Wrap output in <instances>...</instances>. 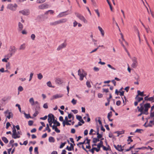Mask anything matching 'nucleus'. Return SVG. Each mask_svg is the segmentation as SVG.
Returning <instances> with one entry per match:
<instances>
[{"instance_id": "nucleus-1", "label": "nucleus", "mask_w": 154, "mask_h": 154, "mask_svg": "<svg viewBox=\"0 0 154 154\" xmlns=\"http://www.w3.org/2000/svg\"><path fill=\"white\" fill-rule=\"evenodd\" d=\"M151 107V105L149 103H147L145 104L144 105V111L148 115L149 114L148 112L149 109Z\"/></svg>"}, {"instance_id": "nucleus-2", "label": "nucleus", "mask_w": 154, "mask_h": 154, "mask_svg": "<svg viewBox=\"0 0 154 154\" xmlns=\"http://www.w3.org/2000/svg\"><path fill=\"white\" fill-rule=\"evenodd\" d=\"M17 5V4H15L14 5L11 4H9L7 6V8L11 10L14 11H15Z\"/></svg>"}, {"instance_id": "nucleus-3", "label": "nucleus", "mask_w": 154, "mask_h": 154, "mask_svg": "<svg viewBox=\"0 0 154 154\" xmlns=\"http://www.w3.org/2000/svg\"><path fill=\"white\" fill-rule=\"evenodd\" d=\"M132 61H133V63L131 65V66L134 68H136L138 65L137 58L135 57H133L132 58Z\"/></svg>"}, {"instance_id": "nucleus-4", "label": "nucleus", "mask_w": 154, "mask_h": 154, "mask_svg": "<svg viewBox=\"0 0 154 154\" xmlns=\"http://www.w3.org/2000/svg\"><path fill=\"white\" fill-rule=\"evenodd\" d=\"M17 49L14 46H11L9 50V51L11 52L10 53V56H12L13 54H14L16 51Z\"/></svg>"}, {"instance_id": "nucleus-5", "label": "nucleus", "mask_w": 154, "mask_h": 154, "mask_svg": "<svg viewBox=\"0 0 154 154\" xmlns=\"http://www.w3.org/2000/svg\"><path fill=\"white\" fill-rule=\"evenodd\" d=\"M66 138V137L64 134H59L57 136V141H59L60 140H65Z\"/></svg>"}, {"instance_id": "nucleus-6", "label": "nucleus", "mask_w": 154, "mask_h": 154, "mask_svg": "<svg viewBox=\"0 0 154 154\" xmlns=\"http://www.w3.org/2000/svg\"><path fill=\"white\" fill-rule=\"evenodd\" d=\"M20 13L22 14L23 15L27 16L29 14V10L28 9H24L19 11Z\"/></svg>"}, {"instance_id": "nucleus-7", "label": "nucleus", "mask_w": 154, "mask_h": 154, "mask_svg": "<svg viewBox=\"0 0 154 154\" xmlns=\"http://www.w3.org/2000/svg\"><path fill=\"white\" fill-rule=\"evenodd\" d=\"M48 117V121H53L55 118L54 115L52 113L49 114L47 116Z\"/></svg>"}, {"instance_id": "nucleus-8", "label": "nucleus", "mask_w": 154, "mask_h": 154, "mask_svg": "<svg viewBox=\"0 0 154 154\" xmlns=\"http://www.w3.org/2000/svg\"><path fill=\"white\" fill-rule=\"evenodd\" d=\"M63 95L61 94H56L53 96L51 98L50 100H53L54 99H57L59 98H61L63 97Z\"/></svg>"}, {"instance_id": "nucleus-9", "label": "nucleus", "mask_w": 154, "mask_h": 154, "mask_svg": "<svg viewBox=\"0 0 154 154\" xmlns=\"http://www.w3.org/2000/svg\"><path fill=\"white\" fill-rule=\"evenodd\" d=\"M65 42L66 41H65V42L64 43L62 44L61 45H60L58 46V47L57 48V50L59 51L62 49L66 47L67 44Z\"/></svg>"}, {"instance_id": "nucleus-10", "label": "nucleus", "mask_w": 154, "mask_h": 154, "mask_svg": "<svg viewBox=\"0 0 154 154\" xmlns=\"http://www.w3.org/2000/svg\"><path fill=\"white\" fill-rule=\"evenodd\" d=\"M48 4L45 3H44L39 5L38 8L39 9H43L45 8H48Z\"/></svg>"}, {"instance_id": "nucleus-11", "label": "nucleus", "mask_w": 154, "mask_h": 154, "mask_svg": "<svg viewBox=\"0 0 154 154\" xmlns=\"http://www.w3.org/2000/svg\"><path fill=\"white\" fill-rule=\"evenodd\" d=\"M68 11H67L63 12L60 13L58 15V17H62L65 15H66L69 14L71 13V11H69V12H70V13H68L67 14H65V13H67Z\"/></svg>"}, {"instance_id": "nucleus-12", "label": "nucleus", "mask_w": 154, "mask_h": 154, "mask_svg": "<svg viewBox=\"0 0 154 154\" xmlns=\"http://www.w3.org/2000/svg\"><path fill=\"white\" fill-rule=\"evenodd\" d=\"M75 14L77 17H78L81 20H82L84 17L83 16L78 13L75 12Z\"/></svg>"}, {"instance_id": "nucleus-13", "label": "nucleus", "mask_w": 154, "mask_h": 154, "mask_svg": "<svg viewBox=\"0 0 154 154\" xmlns=\"http://www.w3.org/2000/svg\"><path fill=\"white\" fill-rule=\"evenodd\" d=\"M53 123L54 124H56V125H54L53 126H60V123L57 121V120H55L54 119V120L53 121Z\"/></svg>"}, {"instance_id": "nucleus-14", "label": "nucleus", "mask_w": 154, "mask_h": 154, "mask_svg": "<svg viewBox=\"0 0 154 154\" xmlns=\"http://www.w3.org/2000/svg\"><path fill=\"white\" fill-rule=\"evenodd\" d=\"M4 113L5 114H6L7 113L8 114V115L7 116V117L8 119H10L11 118V112H9V110H7L6 111L4 112Z\"/></svg>"}, {"instance_id": "nucleus-15", "label": "nucleus", "mask_w": 154, "mask_h": 154, "mask_svg": "<svg viewBox=\"0 0 154 154\" xmlns=\"http://www.w3.org/2000/svg\"><path fill=\"white\" fill-rule=\"evenodd\" d=\"M137 93L138 96H140L141 97H143L145 95L144 94L143 91L141 92L140 90H138L137 91Z\"/></svg>"}, {"instance_id": "nucleus-16", "label": "nucleus", "mask_w": 154, "mask_h": 154, "mask_svg": "<svg viewBox=\"0 0 154 154\" xmlns=\"http://www.w3.org/2000/svg\"><path fill=\"white\" fill-rule=\"evenodd\" d=\"M98 29H99V30L102 36H104V30L102 29V28L100 26H98Z\"/></svg>"}, {"instance_id": "nucleus-17", "label": "nucleus", "mask_w": 154, "mask_h": 154, "mask_svg": "<svg viewBox=\"0 0 154 154\" xmlns=\"http://www.w3.org/2000/svg\"><path fill=\"white\" fill-rule=\"evenodd\" d=\"M57 126H53L52 127V129H54L55 131L57 133H59L60 132V130H59L57 128Z\"/></svg>"}, {"instance_id": "nucleus-18", "label": "nucleus", "mask_w": 154, "mask_h": 154, "mask_svg": "<svg viewBox=\"0 0 154 154\" xmlns=\"http://www.w3.org/2000/svg\"><path fill=\"white\" fill-rule=\"evenodd\" d=\"M20 135H18V134L17 133H15L14 135L13 136V134H12V137L14 139H16L17 138H19L20 137Z\"/></svg>"}, {"instance_id": "nucleus-19", "label": "nucleus", "mask_w": 154, "mask_h": 154, "mask_svg": "<svg viewBox=\"0 0 154 154\" xmlns=\"http://www.w3.org/2000/svg\"><path fill=\"white\" fill-rule=\"evenodd\" d=\"M107 147H109V148H107L106 146H104L103 145V146L102 147L103 148V149L104 150L107 151L108 150H111V149H110V147L109 145H107Z\"/></svg>"}, {"instance_id": "nucleus-20", "label": "nucleus", "mask_w": 154, "mask_h": 154, "mask_svg": "<svg viewBox=\"0 0 154 154\" xmlns=\"http://www.w3.org/2000/svg\"><path fill=\"white\" fill-rule=\"evenodd\" d=\"M103 141H102L100 140V142L98 143L97 145V147H102L103 146Z\"/></svg>"}, {"instance_id": "nucleus-21", "label": "nucleus", "mask_w": 154, "mask_h": 154, "mask_svg": "<svg viewBox=\"0 0 154 154\" xmlns=\"http://www.w3.org/2000/svg\"><path fill=\"white\" fill-rule=\"evenodd\" d=\"M2 140L5 143H7L8 142V140L5 137H2Z\"/></svg>"}, {"instance_id": "nucleus-22", "label": "nucleus", "mask_w": 154, "mask_h": 154, "mask_svg": "<svg viewBox=\"0 0 154 154\" xmlns=\"http://www.w3.org/2000/svg\"><path fill=\"white\" fill-rule=\"evenodd\" d=\"M55 82L56 84H60L62 83V82L60 78H57L55 80Z\"/></svg>"}, {"instance_id": "nucleus-23", "label": "nucleus", "mask_w": 154, "mask_h": 154, "mask_svg": "<svg viewBox=\"0 0 154 154\" xmlns=\"http://www.w3.org/2000/svg\"><path fill=\"white\" fill-rule=\"evenodd\" d=\"M49 141L50 142L54 143L55 141V139L54 137H50L48 139Z\"/></svg>"}, {"instance_id": "nucleus-24", "label": "nucleus", "mask_w": 154, "mask_h": 154, "mask_svg": "<svg viewBox=\"0 0 154 154\" xmlns=\"http://www.w3.org/2000/svg\"><path fill=\"white\" fill-rule=\"evenodd\" d=\"M18 28L19 29V31H21L23 28V25L20 22L18 23Z\"/></svg>"}, {"instance_id": "nucleus-25", "label": "nucleus", "mask_w": 154, "mask_h": 154, "mask_svg": "<svg viewBox=\"0 0 154 154\" xmlns=\"http://www.w3.org/2000/svg\"><path fill=\"white\" fill-rule=\"evenodd\" d=\"M13 127L12 128V132H13L12 134H13V136L14 135V134L15 133H16L17 132V130L15 128V125H13Z\"/></svg>"}, {"instance_id": "nucleus-26", "label": "nucleus", "mask_w": 154, "mask_h": 154, "mask_svg": "<svg viewBox=\"0 0 154 154\" xmlns=\"http://www.w3.org/2000/svg\"><path fill=\"white\" fill-rule=\"evenodd\" d=\"M47 86L49 87H51V88H54V86H53L52 85L51 83V82H50V81L48 82L47 83Z\"/></svg>"}, {"instance_id": "nucleus-27", "label": "nucleus", "mask_w": 154, "mask_h": 154, "mask_svg": "<svg viewBox=\"0 0 154 154\" xmlns=\"http://www.w3.org/2000/svg\"><path fill=\"white\" fill-rule=\"evenodd\" d=\"M113 146L116 150L119 152H122L124 150V149L122 148H121V149H119V148L117 147V146L114 144L113 145Z\"/></svg>"}, {"instance_id": "nucleus-28", "label": "nucleus", "mask_w": 154, "mask_h": 154, "mask_svg": "<svg viewBox=\"0 0 154 154\" xmlns=\"http://www.w3.org/2000/svg\"><path fill=\"white\" fill-rule=\"evenodd\" d=\"M63 126L64 127L66 125H70L71 124L67 122H66L63 121L62 123Z\"/></svg>"}, {"instance_id": "nucleus-29", "label": "nucleus", "mask_w": 154, "mask_h": 154, "mask_svg": "<svg viewBox=\"0 0 154 154\" xmlns=\"http://www.w3.org/2000/svg\"><path fill=\"white\" fill-rule=\"evenodd\" d=\"M25 118L27 119H28L29 118H31V119H33V117H32L31 116L30 114H25Z\"/></svg>"}, {"instance_id": "nucleus-30", "label": "nucleus", "mask_w": 154, "mask_h": 154, "mask_svg": "<svg viewBox=\"0 0 154 154\" xmlns=\"http://www.w3.org/2000/svg\"><path fill=\"white\" fill-rule=\"evenodd\" d=\"M100 141V140L97 138H94L92 142L94 143H96L97 142Z\"/></svg>"}, {"instance_id": "nucleus-31", "label": "nucleus", "mask_w": 154, "mask_h": 154, "mask_svg": "<svg viewBox=\"0 0 154 154\" xmlns=\"http://www.w3.org/2000/svg\"><path fill=\"white\" fill-rule=\"evenodd\" d=\"M79 75L80 76V79H79L81 81H82L83 79V78L85 76V75L83 74V73H82V74H80Z\"/></svg>"}, {"instance_id": "nucleus-32", "label": "nucleus", "mask_w": 154, "mask_h": 154, "mask_svg": "<svg viewBox=\"0 0 154 154\" xmlns=\"http://www.w3.org/2000/svg\"><path fill=\"white\" fill-rule=\"evenodd\" d=\"M141 131H143V130L142 129H137L134 132V133L137 132L140 134H141L142 133V132H141Z\"/></svg>"}, {"instance_id": "nucleus-33", "label": "nucleus", "mask_w": 154, "mask_h": 154, "mask_svg": "<svg viewBox=\"0 0 154 154\" xmlns=\"http://www.w3.org/2000/svg\"><path fill=\"white\" fill-rule=\"evenodd\" d=\"M66 142H65L63 143H61V144L60 145L59 148L60 149H61L63 148L65 145L66 144Z\"/></svg>"}, {"instance_id": "nucleus-34", "label": "nucleus", "mask_w": 154, "mask_h": 154, "mask_svg": "<svg viewBox=\"0 0 154 154\" xmlns=\"http://www.w3.org/2000/svg\"><path fill=\"white\" fill-rule=\"evenodd\" d=\"M29 102L31 103V105H33L34 104V101L33 98H31L29 100Z\"/></svg>"}, {"instance_id": "nucleus-35", "label": "nucleus", "mask_w": 154, "mask_h": 154, "mask_svg": "<svg viewBox=\"0 0 154 154\" xmlns=\"http://www.w3.org/2000/svg\"><path fill=\"white\" fill-rule=\"evenodd\" d=\"M148 121H146V122L144 123V124L143 125V126L145 127H152V125L151 124H149L148 125H146V123Z\"/></svg>"}, {"instance_id": "nucleus-36", "label": "nucleus", "mask_w": 154, "mask_h": 154, "mask_svg": "<svg viewBox=\"0 0 154 154\" xmlns=\"http://www.w3.org/2000/svg\"><path fill=\"white\" fill-rule=\"evenodd\" d=\"M60 23H65L67 21V19L66 18L62 19L60 20Z\"/></svg>"}, {"instance_id": "nucleus-37", "label": "nucleus", "mask_w": 154, "mask_h": 154, "mask_svg": "<svg viewBox=\"0 0 154 154\" xmlns=\"http://www.w3.org/2000/svg\"><path fill=\"white\" fill-rule=\"evenodd\" d=\"M38 79H41L43 78V75L41 73H39L37 75Z\"/></svg>"}, {"instance_id": "nucleus-38", "label": "nucleus", "mask_w": 154, "mask_h": 154, "mask_svg": "<svg viewBox=\"0 0 154 154\" xmlns=\"http://www.w3.org/2000/svg\"><path fill=\"white\" fill-rule=\"evenodd\" d=\"M96 134L97 135V137L99 139L100 138H101L103 137V135L102 134H100L99 133Z\"/></svg>"}, {"instance_id": "nucleus-39", "label": "nucleus", "mask_w": 154, "mask_h": 154, "mask_svg": "<svg viewBox=\"0 0 154 154\" xmlns=\"http://www.w3.org/2000/svg\"><path fill=\"white\" fill-rule=\"evenodd\" d=\"M112 111H110L109 113H108L107 118H110L112 116Z\"/></svg>"}, {"instance_id": "nucleus-40", "label": "nucleus", "mask_w": 154, "mask_h": 154, "mask_svg": "<svg viewBox=\"0 0 154 154\" xmlns=\"http://www.w3.org/2000/svg\"><path fill=\"white\" fill-rule=\"evenodd\" d=\"M35 109V111H38V110H39L40 109V106L39 105H37L36 106Z\"/></svg>"}, {"instance_id": "nucleus-41", "label": "nucleus", "mask_w": 154, "mask_h": 154, "mask_svg": "<svg viewBox=\"0 0 154 154\" xmlns=\"http://www.w3.org/2000/svg\"><path fill=\"white\" fill-rule=\"evenodd\" d=\"M85 141L86 140L87 142L85 144H90V142L91 141L90 139H88V137H87L85 139Z\"/></svg>"}, {"instance_id": "nucleus-42", "label": "nucleus", "mask_w": 154, "mask_h": 154, "mask_svg": "<svg viewBox=\"0 0 154 154\" xmlns=\"http://www.w3.org/2000/svg\"><path fill=\"white\" fill-rule=\"evenodd\" d=\"M34 152L36 154H38V148L37 147H36L34 148Z\"/></svg>"}, {"instance_id": "nucleus-43", "label": "nucleus", "mask_w": 154, "mask_h": 154, "mask_svg": "<svg viewBox=\"0 0 154 154\" xmlns=\"http://www.w3.org/2000/svg\"><path fill=\"white\" fill-rule=\"evenodd\" d=\"M11 98V97H4L2 99V100L4 101L5 102L8 99H10Z\"/></svg>"}, {"instance_id": "nucleus-44", "label": "nucleus", "mask_w": 154, "mask_h": 154, "mask_svg": "<svg viewBox=\"0 0 154 154\" xmlns=\"http://www.w3.org/2000/svg\"><path fill=\"white\" fill-rule=\"evenodd\" d=\"M86 85L87 86L88 88H90L91 87V86L90 84V82L88 81L86 82Z\"/></svg>"}, {"instance_id": "nucleus-45", "label": "nucleus", "mask_w": 154, "mask_h": 154, "mask_svg": "<svg viewBox=\"0 0 154 154\" xmlns=\"http://www.w3.org/2000/svg\"><path fill=\"white\" fill-rule=\"evenodd\" d=\"M132 137V136H128V139L127 140V141L128 142H129V141H130V142H132L133 141V140L132 139L131 137Z\"/></svg>"}, {"instance_id": "nucleus-46", "label": "nucleus", "mask_w": 154, "mask_h": 154, "mask_svg": "<svg viewBox=\"0 0 154 154\" xmlns=\"http://www.w3.org/2000/svg\"><path fill=\"white\" fill-rule=\"evenodd\" d=\"M120 34L121 35V38L122 39V40L124 41V42H125L126 44L128 45V43L127 42H126V41H125V39H124V38L123 35V34L122 33H120Z\"/></svg>"}, {"instance_id": "nucleus-47", "label": "nucleus", "mask_w": 154, "mask_h": 154, "mask_svg": "<svg viewBox=\"0 0 154 154\" xmlns=\"http://www.w3.org/2000/svg\"><path fill=\"white\" fill-rule=\"evenodd\" d=\"M76 119L79 121H80L82 119V118L80 116L76 115Z\"/></svg>"}, {"instance_id": "nucleus-48", "label": "nucleus", "mask_w": 154, "mask_h": 154, "mask_svg": "<svg viewBox=\"0 0 154 154\" xmlns=\"http://www.w3.org/2000/svg\"><path fill=\"white\" fill-rule=\"evenodd\" d=\"M23 90V88L21 86H20L18 88V90L19 91H22Z\"/></svg>"}, {"instance_id": "nucleus-49", "label": "nucleus", "mask_w": 154, "mask_h": 154, "mask_svg": "<svg viewBox=\"0 0 154 154\" xmlns=\"http://www.w3.org/2000/svg\"><path fill=\"white\" fill-rule=\"evenodd\" d=\"M148 101H151L152 102H154V98H153V97H149L148 99Z\"/></svg>"}, {"instance_id": "nucleus-50", "label": "nucleus", "mask_w": 154, "mask_h": 154, "mask_svg": "<svg viewBox=\"0 0 154 154\" xmlns=\"http://www.w3.org/2000/svg\"><path fill=\"white\" fill-rule=\"evenodd\" d=\"M112 94L111 93L109 94V98L107 99V100L108 102H110V99L112 98Z\"/></svg>"}, {"instance_id": "nucleus-51", "label": "nucleus", "mask_w": 154, "mask_h": 154, "mask_svg": "<svg viewBox=\"0 0 154 154\" xmlns=\"http://www.w3.org/2000/svg\"><path fill=\"white\" fill-rule=\"evenodd\" d=\"M33 121L32 120L29 121L28 122V125L30 126L32 125L33 123Z\"/></svg>"}, {"instance_id": "nucleus-52", "label": "nucleus", "mask_w": 154, "mask_h": 154, "mask_svg": "<svg viewBox=\"0 0 154 154\" xmlns=\"http://www.w3.org/2000/svg\"><path fill=\"white\" fill-rule=\"evenodd\" d=\"M68 113V118L69 119H71L72 118V116H74V115L72 113H69L68 112H67Z\"/></svg>"}, {"instance_id": "nucleus-53", "label": "nucleus", "mask_w": 154, "mask_h": 154, "mask_svg": "<svg viewBox=\"0 0 154 154\" xmlns=\"http://www.w3.org/2000/svg\"><path fill=\"white\" fill-rule=\"evenodd\" d=\"M10 63L9 62H8L6 65V68L10 69L11 68L10 67Z\"/></svg>"}, {"instance_id": "nucleus-54", "label": "nucleus", "mask_w": 154, "mask_h": 154, "mask_svg": "<svg viewBox=\"0 0 154 154\" xmlns=\"http://www.w3.org/2000/svg\"><path fill=\"white\" fill-rule=\"evenodd\" d=\"M71 102H72V103L73 105H75L76 103L77 100H75L73 98L72 100L71 101Z\"/></svg>"}, {"instance_id": "nucleus-55", "label": "nucleus", "mask_w": 154, "mask_h": 154, "mask_svg": "<svg viewBox=\"0 0 154 154\" xmlns=\"http://www.w3.org/2000/svg\"><path fill=\"white\" fill-rule=\"evenodd\" d=\"M24 46V44L21 45L20 48V50H24L25 48V47Z\"/></svg>"}, {"instance_id": "nucleus-56", "label": "nucleus", "mask_w": 154, "mask_h": 154, "mask_svg": "<svg viewBox=\"0 0 154 154\" xmlns=\"http://www.w3.org/2000/svg\"><path fill=\"white\" fill-rule=\"evenodd\" d=\"M145 102L144 100H143L142 103H140V105L141 107V108H142V109H144V106L143 107V106L144 105V103Z\"/></svg>"}, {"instance_id": "nucleus-57", "label": "nucleus", "mask_w": 154, "mask_h": 154, "mask_svg": "<svg viewBox=\"0 0 154 154\" xmlns=\"http://www.w3.org/2000/svg\"><path fill=\"white\" fill-rule=\"evenodd\" d=\"M46 0H37V2L38 3H41L44 2Z\"/></svg>"}, {"instance_id": "nucleus-58", "label": "nucleus", "mask_w": 154, "mask_h": 154, "mask_svg": "<svg viewBox=\"0 0 154 154\" xmlns=\"http://www.w3.org/2000/svg\"><path fill=\"white\" fill-rule=\"evenodd\" d=\"M70 146L69 147V148L70 149V151H71L72 150H74V146H73L72 144L70 143Z\"/></svg>"}, {"instance_id": "nucleus-59", "label": "nucleus", "mask_w": 154, "mask_h": 154, "mask_svg": "<svg viewBox=\"0 0 154 154\" xmlns=\"http://www.w3.org/2000/svg\"><path fill=\"white\" fill-rule=\"evenodd\" d=\"M9 60V57H7L6 59L5 58L2 60V61L3 62L7 63L8 62L7 60Z\"/></svg>"}, {"instance_id": "nucleus-60", "label": "nucleus", "mask_w": 154, "mask_h": 154, "mask_svg": "<svg viewBox=\"0 0 154 154\" xmlns=\"http://www.w3.org/2000/svg\"><path fill=\"white\" fill-rule=\"evenodd\" d=\"M144 109H142L139 111V112H140V113L142 115V114H145L146 115V113L143 110Z\"/></svg>"}, {"instance_id": "nucleus-61", "label": "nucleus", "mask_w": 154, "mask_h": 154, "mask_svg": "<svg viewBox=\"0 0 154 154\" xmlns=\"http://www.w3.org/2000/svg\"><path fill=\"white\" fill-rule=\"evenodd\" d=\"M107 66L110 68H111L112 69H113L114 70H116V69L113 67H112L111 65L109 64H108L107 65Z\"/></svg>"}, {"instance_id": "nucleus-62", "label": "nucleus", "mask_w": 154, "mask_h": 154, "mask_svg": "<svg viewBox=\"0 0 154 154\" xmlns=\"http://www.w3.org/2000/svg\"><path fill=\"white\" fill-rule=\"evenodd\" d=\"M109 92V89L108 88L105 89L103 88V92H106L108 93Z\"/></svg>"}, {"instance_id": "nucleus-63", "label": "nucleus", "mask_w": 154, "mask_h": 154, "mask_svg": "<svg viewBox=\"0 0 154 154\" xmlns=\"http://www.w3.org/2000/svg\"><path fill=\"white\" fill-rule=\"evenodd\" d=\"M11 126V124L9 122H8L6 125V128L7 129H8L9 127H10Z\"/></svg>"}, {"instance_id": "nucleus-64", "label": "nucleus", "mask_w": 154, "mask_h": 154, "mask_svg": "<svg viewBox=\"0 0 154 154\" xmlns=\"http://www.w3.org/2000/svg\"><path fill=\"white\" fill-rule=\"evenodd\" d=\"M150 117L151 118H153L154 117V111L153 112H150Z\"/></svg>"}]
</instances>
